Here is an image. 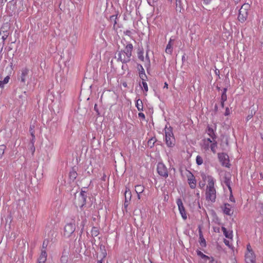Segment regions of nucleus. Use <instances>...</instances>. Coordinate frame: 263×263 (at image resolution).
Instances as JSON below:
<instances>
[{
	"label": "nucleus",
	"instance_id": "obj_19",
	"mask_svg": "<svg viewBox=\"0 0 263 263\" xmlns=\"http://www.w3.org/2000/svg\"><path fill=\"white\" fill-rule=\"evenodd\" d=\"M222 231L226 237L229 239H232L233 237L232 232H229L227 230L226 228L224 227L221 228Z\"/></svg>",
	"mask_w": 263,
	"mask_h": 263
},
{
	"label": "nucleus",
	"instance_id": "obj_12",
	"mask_svg": "<svg viewBox=\"0 0 263 263\" xmlns=\"http://www.w3.org/2000/svg\"><path fill=\"white\" fill-rule=\"evenodd\" d=\"M47 254L45 250H42L38 258V263H45L47 260Z\"/></svg>",
	"mask_w": 263,
	"mask_h": 263
},
{
	"label": "nucleus",
	"instance_id": "obj_43",
	"mask_svg": "<svg viewBox=\"0 0 263 263\" xmlns=\"http://www.w3.org/2000/svg\"><path fill=\"white\" fill-rule=\"evenodd\" d=\"M247 249L248 251L247 252H249L250 251H253L250 245H247Z\"/></svg>",
	"mask_w": 263,
	"mask_h": 263
},
{
	"label": "nucleus",
	"instance_id": "obj_31",
	"mask_svg": "<svg viewBox=\"0 0 263 263\" xmlns=\"http://www.w3.org/2000/svg\"><path fill=\"white\" fill-rule=\"evenodd\" d=\"M199 243L201 247H205L206 246V241L203 236L199 237Z\"/></svg>",
	"mask_w": 263,
	"mask_h": 263
},
{
	"label": "nucleus",
	"instance_id": "obj_40",
	"mask_svg": "<svg viewBox=\"0 0 263 263\" xmlns=\"http://www.w3.org/2000/svg\"><path fill=\"white\" fill-rule=\"evenodd\" d=\"M8 37V34L7 33H6L4 35L2 36V39L3 40V43L4 42V41L7 39Z\"/></svg>",
	"mask_w": 263,
	"mask_h": 263
},
{
	"label": "nucleus",
	"instance_id": "obj_24",
	"mask_svg": "<svg viewBox=\"0 0 263 263\" xmlns=\"http://www.w3.org/2000/svg\"><path fill=\"white\" fill-rule=\"evenodd\" d=\"M136 106L139 111H141L143 110V103L140 99L137 100L136 103Z\"/></svg>",
	"mask_w": 263,
	"mask_h": 263
},
{
	"label": "nucleus",
	"instance_id": "obj_4",
	"mask_svg": "<svg viewBox=\"0 0 263 263\" xmlns=\"http://www.w3.org/2000/svg\"><path fill=\"white\" fill-rule=\"evenodd\" d=\"M250 5L248 4H243L239 10L238 20L241 23L245 22L248 16V10Z\"/></svg>",
	"mask_w": 263,
	"mask_h": 263
},
{
	"label": "nucleus",
	"instance_id": "obj_38",
	"mask_svg": "<svg viewBox=\"0 0 263 263\" xmlns=\"http://www.w3.org/2000/svg\"><path fill=\"white\" fill-rule=\"evenodd\" d=\"M9 80H10L9 76H8L4 78V80L2 81L3 82V84H4L5 85L7 84L9 82Z\"/></svg>",
	"mask_w": 263,
	"mask_h": 263
},
{
	"label": "nucleus",
	"instance_id": "obj_18",
	"mask_svg": "<svg viewBox=\"0 0 263 263\" xmlns=\"http://www.w3.org/2000/svg\"><path fill=\"white\" fill-rule=\"evenodd\" d=\"M125 202L129 201L132 197V193L129 188L126 187L125 191Z\"/></svg>",
	"mask_w": 263,
	"mask_h": 263
},
{
	"label": "nucleus",
	"instance_id": "obj_37",
	"mask_svg": "<svg viewBox=\"0 0 263 263\" xmlns=\"http://www.w3.org/2000/svg\"><path fill=\"white\" fill-rule=\"evenodd\" d=\"M207 260H209L210 263H217L218 262L217 260L215 259L213 257H209V258H208Z\"/></svg>",
	"mask_w": 263,
	"mask_h": 263
},
{
	"label": "nucleus",
	"instance_id": "obj_49",
	"mask_svg": "<svg viewBox=\"0 0 263 263\" xmlns=\"http://www.w3.org/2000/svg\"><path fill=\"white\" fill-rule=\"evenodd\" d=\"M252 117V115H249L247 118V121H249L251 118Z\"/></svg>",
	"mask_w": 263,
	"mask_h": 263
},
{
	"label": "nucleus",
	"instance_id": "obj_25",
	"mask_svg": "<svg viewBox=\"0 0 263 263\" xmlns=\"http://www.w3.org/2000/svg\"><path fill=\"white\" fill-rule=\"evenodd\" d=\"M217 146V142L215 141V139L213 140V142L210 144V148L211 151L213 153H216V148Z\"/></svg>",
	"mask_w": 263,
	"mask_h": 263
},
{
	"label": "nucleus",
	"instance_id": "obj_21",
	"mask_svg": "<svg viewBox=\"0 0 263 263\" xmlns=\"http://www.w3.org/2000/svg\"><path fill=\"white\" fill-rule=\"evenodd\" d=\"M138 58L141 61L144 63V51L143 49H139L138 53Z\"/></svg>",
	"mask_w": 263,
	"mask_h": 263
},
{
	"label": "nucleus",
	"instance_id": "obj_22",
	"mask_svg": "<svg viewBox=\"0 0 263 263\" xmlns=\"http://www.w3.org/2000/svg\"><path fill=\"white\" fill-rule=\"evenodd\" d=\"M144 191V187L142 185H137L135 186V191L137 194H140Z\"/></svg>",
	"mask_w": 263,
	"mask_h": 263
},
{
	"label": "nucleus",
	"instance_id": "obj_29",
	"mask_svg": "<svg viewBox=\"0 0 263 263\" xmlns=\"http://www.w3.org/2000/svg\"><path fill=\"white\" fill-rule=\"evenodd\" d=\"M197 254L201 257L202 259H204L205 260H207L208 258H209V256L204 254L202 252H201L200 251L197 250L196 251Z\"/></svg>",
	"mask_w": 263,
	"mask_h": 263
},
{
	"label": "nucleus",
	"instance_id": "obj_59",
	"mask_svg": "<svg viewBox=\"0 0 263 263\" xmlns=\"http://www.w3.org/2000/svg\"><path fill=\"white\" fill-rule=\"evenodd\" d=\"M233 263H237V262L236 261V260H233Z\"/></svg>",
	"mask_w": 263,
	"mask_h": 263
},
{
	"label": "nucleus",
	"instance_id": "obj_33",
	"mask_svg": "<svg viewBox=\"0 0 263 263\" xmlns=\"http://www.w3.org/2000/svg\"><path fill=\"white\" fill-rule=\"evenodd\" d=\"M6 148V146L4 145H0V159L2 157L5 150Z\"/></svg>",
	"mask_w": 263,
	"mask_h": 263
},
{
	"label": "nucleus",
	"instance_id": "obj_6",
	"mask_svg": "<svg viewBox=\"0 0 263 263\" xmlns=\"http://www.w3.org/2000/svg\"><path fill=\"white\" fill-rule=\"evenodd\" d=\"M176 203L178 205V210L182 218L184 220H186L187 219V215L181 199L180 198H178L176 200Z\"/></svg>",
	"mask_w": 263,
	"mask_h": 263
},
{
	"label": "nucleus",
	"instance_id": "obj_57",
	"mask_svg": "<svg viewBox=\"0 0 263 263\" xmlns=\"http://www.w3.org/2000/svg\"><path fill=\"white\" fill-rule=\"evenodd\" d=\"M137 195H138V198L139 199H140V198H141V197H140V194H137Z\"/></svg>",
	"mask_w": 263,
	"mask_h": 263
},
{
	"label": "nucleus",
	"instance_id": "obj_55",
	"mask_svg": "<svg viewBox=\"0 0 263 263\" xmlns=\"http://www.w3.org/2000/svg\"><path fill=\"white\" fill-rule=\"evenodd\" d=\"M31 136H32V138L34 139L35 138V136L34 135L33 132H31Z\"/></svg>",
	"mask_w": 263,
	"mask_h": 263
},
{
	"label": "nucleus",
	"instance_id": "obj_10",
	"mask_svg": "<svg viewBox=\"0 0 263 263\" xmlns=\"http://www.w3.org/2000/svg\"><path fill=\"white\" fill-rule=\"evenodd\" d=\"M231 175L229 174H226L223 180V182L225 184V185L228 187L229 191H230L231 194H232V189L231 187Z\"/></svg>",
	"mask_w": 263,
	"mask_h": 263
},
{
	"label": "nucleus",
	"instance_id": "obj_13",
	"mask_svg": "<svg viewBox=\"0 0 263 263\" xmlns=\"http://www.w3.org/2000/svg\"><path fill=\"white\" fill-rule=\"evenodd\" d=\"M223 213L227 215H231L233 214L232 206L229 203H225L222 208Z\"/></svg>",
	"mask_w": 263,
	"mask_h": 263
},
{
	"label": "nucleus",
	"instance_id": "obj_16",
	"mask_svg": "<svg viewBox=\"0 0 263 263\" xmlns=\"http://www.w3.org/2000/svg\"><path fill=\"white\" fill-rule=\"evenodd\" d=\"M68 252L64 250L61 257V263H68Z\"/></svg>",
	"mask_w": 263,
	"mask_h": 263
},
{
	"label": "nucleus",
	"instance_id": "obj_1",
	"mask_svg": "<svg viewBox=\"0 0 263 263\" xmlns=\"http://www.w3.org/2000/svg\"><path fill=\"white\" fill-rule=\"evenodd\" d=\"M202 178L204 181L207 180L208 184L205 190V199L208 201L214 202L216 198V191L214 187L215 180L211 176H206L203 174L201 175Z\"/></svg>",
	"mask_w": 263,
	"mask_h": 263
},
{
	"label": "nucleus",
	"instance_id": "obj_8",
	"mask_svg": "<svg viewBox=\"0 0 263 263\" xmlns=\"http://www.w3.org/2000/svg\"><path fill=\"white\" fill-rule=\"evenodd\" d=\"M218 157L222 166L229 167V157L226 154L223 153H219Z\"/></svg>",
	"mask_w": 263,
	"mask_h": 263
},
{
	"label": "nucleus",
	"instance_id": "obj_51",
	"mask_svg": "<svg viewBox=\"0 0 263 263\" xmlns=\"http://www.w3.org/2000/svg\"><path fill=\"white\" fill-rule=\"evenodd\" d=\"M31 149L32 151V152L33 153L35 151V147L34 146H33V144H32V146L31 147Z\"/></svg>",
	"mask_w": 263,
	"mask_h": 263
},
{
	"label": "nucleus",
	"instance_id": "obj_41",
	"mask_svg": "<svg viewBox=\"0 0 263 263\" xmlns=\"http://www.w3.org/2000/svg\"><path fill=\"white\" fill-rule=\"evenodd\" d=\"M138 116H139V117L141 118H142L143 119H145V115H144V114L143 113H142V112H139V113L138 114Z\"/></svg>",
	"mask_w": 263,
	"mask_h": 263
},
{
	"label": "nucleus",
	"instance_id": "obj_48",
	"mask_svg": "<svg viewBox=\"0 0 263 263\" xmlns=\"http://www.w3.org/2000/svg\"><path fill=\"white\" fill-rule=\"evenodd\" d=\"M230 200L232 202H235L233 196L230 197Z\"/></svg>",
	"mask_w": 263,
	"mask_h": 263
},
{
	"label": "nucleus",
	"instance_id": "obj_47",
	"mask_svg": "<svg viewBox=\"0 0 263 263\" xmlns=\"http://www.w3.org/2000/svg\"><path fill=\"white\" fill-rule=\"evenodd\" d=\"M5 84H3V82L2 81H0V88H3L4 87Z\"/></svg>",
	"mask_w": 263,
	"mask_h": 263
},
{
	"label": "nucleus",
	"instance_id": "obj_62",
	"mask_svg": "<svg viewBox=\"0 0 263 263\" xmlns=\"http://www.w3.org/2000/svg\"><path fill=\"white\" fill-rule=\"evenodd\" d=\"M94 234H95L96 235H97V233H94Z\"/></svg>",
	"mask_w": 263,
	"mask_h": 263
},
{
	"label": "nucleus",
	"instance_id": "obj_54",
	"mask_svg": "<svg viewBox=\"0 0 263 263\" xmlns=\"http://www.w3.org/2000/svg\"><path fill=\"white\" fill-rule=\"evenodd\" d=\"M199 186L200 187L202 188L204 186V183H202V184L199 183Z\"/></svg>",
	"mask_w": 263,
	"mask_h": 263
},
{
	"label": "nucleus",
	"instance_id": "obj_45",
	"mask_svg": "<svg viewBox=\"0 0 263 263\" xmlns=\"http://www.w3.org/2000/svg\"><path fill=\"white\" fill-rule=\"evenodd\" d=\"M224 243H225L226 245L230 247V243H229V241L227 240V239H224Z\"/></svg>",
	"mask_w": 263,
	"mask_h": 263
},
{
	"label": "nucleus",
	"instance_id": "obj_9",
	"mask_svg": "<svg viewBox=\"0 0 263 263\" xmlns=\"http://www.w3.org/2000/svg\"><path fill=\"white\" fill-rule=\"evenodd\" d=\"M245 260L247 263H255V256L253 251L246 253Z\"/></svg>",
	"mask_w": 263,
	"mask_h": 263
},
{
	"label": "nucleus",
	"instance_id": "obj_15",
	"mask_svg": "<svg viewBox=\"0 0 263 263\" xmlns=\"http://www.w3.org/2000/svg\"><path fill=\"white\" fill-rule=\"evenodd\" d=\"M148 51H146L145 58H144V66L148 71L151 67V61L148 53Z\"/></svg>",
	"mask_w": 263,
	"mask_h": 263
},
{
	"label": "nucleus",
	"instance_id": "obj_61",
	"mask_svg": "<svg viewBox=\"0 0 263 263\" xmlns=\"http://www.w3.org/2000/svg\"><path fill=\"white\" fill-rule=\"evenodd\" d=\"M105 177H106L105 176H104L103 177V180H105Z\"/></svg>",
	"mask_w": 263,
	"mask_h": 263
},
{
	"label": "nucleus",
	"instance_id": "obj_7",
	"mask_svg": "<svg viewBox=\"0 0 263 263\" xmlns=\"http://www.w3.org/2000/svg\"><path fill=\"white\" fill-rule=\"evenodd\" d=\"M75 224L73 223H69L66 224L64 228V235L66 237H69L75 231Z\"/></svg>",
	"mask_w": 263,
	"mask_h": 263
},
{
	"label": "nucleus",
	"instance_id": "obj_52",
	"mask_svg": "<svg viewBox=\"0 0 263 263\" xmlns=\"http://www.w3.org/2000/svg\"><path fill=\"white\" fill-rule=\"evenodd\" d=\"M224 102H223V101L221 100V107H224Z\"/></svg>",
	"mask_w": 263,
	"mask_h": 263
},
{
	"label": "nucleus",
	"instance_id": "obj_2",
	"mask_svg": "<svg viewBox=\"0 0 263 263\" xmlns=\"http://www.w3.org/2000/svg\"><path fill=\"white\" fill-rule=\"evenodd\" d=\"M133 46L132 44L128 43L126 45L124 50L119 51L117 54V61H120L122 63H127L130 61Z\"/></svg>",
	"mask_w": 263,
	"mask_h": 263
},
{
	"label": "nucleus",
	"instance_id": "obj_36",
	"mask_svg": "<svg viewBox=\"0 0 263 263\" xmlns=\"http://www.w3.org/2000/svg\"><path fill=\"white\" fill-rule=\"evenodd\" d=\"M139 77L142 81H146L147 79V76L145 72L142 74H139Z\"/></svg>",
	"mask_w": 263,
	"mask_h": 263
},
{
	"label": "nucleus",
	"instance_id": "obj_30",
	"mask_svg": "<svg viewBox=\"0 0 263 263\" xmlns=\"http://www.w3.org/2000/svg\"><path fill=\"white\" fill-rule=\"evenodd\" d=\"M196 163L198 165H201L203 163V159L200 156L198 155L196 157Z\"/></svg>",
	"mask_w": 263,
	"mask_h": 263
},
{
	"label": "nucleus",
	"instance_id": "obj_11",
	"mask_svg": "<svg viewBox=\"0 0 263 263\" xmlns=\"http://www.w3.org/2000/svg\"><path fill=\"white\" fill-rule=\"evenodd\" d=\"M29 73V69L27 68H24L22 69L21 75H20V80L22 83H25L26 80V77H27Z\"/></svg>",
	"mask_w": 263,
	"mask_h": 263
},
{
	"label": "nucleus",
	"instance_id": "obj_28",
	"mask_svg": "<svg viewBox=\"0 0 263 263\" xmlns=\"http://www.w3.org/2000/svg\"><path fill=\"white\" fill-rule=\"evenodd\" d=\"M156 142V139L155 138H152L150 139L147 142V145L151 148L153 147L154 146L155 143Z\"/></svg>",
	"mask_w": 263,
	"mask_h": 263
},
{
	"label": "nucleus",
	"instance_id": "obj_26",
	"mask_svg": "<svg viewBox=\"0 0 263 263\" xmlns=\"http://www.w3.org/2000/svg\"><path fill=\"white\" fill-rule=\"evenodd\" d=\"M210 143L206 142L204 140H202V148L205 151H208L210 148Z\"/></svg>",
	"mask_w": 263,
	"mask_h": 263
},
{
	"label": "nucleus",
	"instance_id": "obj_56",
	"mask_svg": "<svg viewBox=\"0 0 263 263\" xmlns=\"http://www.w3.org/2000/svg\"><path fill=\"white\" fill-rule=\"evenodd\" d=\"M97 263H102V259L98 260L97 261Z\"/></svg>",
	"mask_w": 263,
	"mask_h": 263
},
{
	"label": "nucleus",
	"instance_id": "obj_58",
	"mask_svg": "<svg viewBox=\"0 0 263 263\" xmlns=\"http://www.w3.org/2000/svg\"><path fill=\"white\" fill-rule=\"evenodd\" d=\"M3 50V47L0 49V52H1Z\"/></svg>",
	"mask_w": 263,
	"mask_h": 263
},
{
	"label": "nucleus",
	"instance_id": "obj_17",
	"mask_svg": "<svg viewBox=\"0 0 263 263\" xmlns=\"http://www.w3.org/2000/svg\"><path fill=\"white\" fill-rule=\"evenodd\" d=\"M174 40L172 38L170 39L165 49V52L168 54H172L173 52V44H172V42L174 41Z\"/></svg>",
	"mask_w": 263,
	"mask_h": 263
},
{
	"label": "nucleus",
	"instance_id": "obj_44",
	"mask_svg": "<svg viewBox=\"0 0 263 263\" xmlns=\"http://www.w3.org/2000/svg\"><path fill=\"white\" fill-rule=\"evenodd\" d=\"M47 246V242L45 240H44L43 243V245H42L43 248L45 249L46 248Z\"/></svg>",
	"mask_w": 263,
	"mask_h": 263
},
{
	"label": "nucleus",
	"instance_id": "obj_14",
	"mask_svg": "<svg viewBox=\"0 0 263 263\" xmlns=\"http://www.w3.org/2000/svg\"><path fill=\"white\" fill-rule=\"evenodd\" d=\"M187 181L191 189H194L196 187V180L193 175H191V177L188 178Z\"/></svg>",
	"mask_w": 263,
	"mask_h": 263
},
{
	"label": "nucleus",
	"instance_id": "obj_5",
	"mask_svg": "<svg viewBox=\"0 0 263 263\" xmlns=\"http://www.w3.org/2000/svg\"><path fill=\"white\" fill-rule=\"evenodd\" d=\"M157 172L163 178H166L168 176L167 168L162 162H159L157 164Z\"/></svg>",
	"mask_w": 263,
	"mask_h": 263
},
{
	"label": "nucleus",
	"instance_id": "obj_63",
	"mask_svg": "<svg viewBox=\"0 0 263 263\" xmlns=\"http://www.w3.org/2000/svg\"><path fill=\"white\" fill-rule=\"evenodd\" d=\"M197 195L199 196V193H197Z\"/></svg>",
	"mask_w": 263,
	"mask_h": 263
},
{
	"label": "nucleus",
	"instance_id": "obj_32",
	"mask_svg": "<svg viewBox=\"0 0 263 263\" xmlns=\"http://www.w3.org/2000/svg\"><path fill=\"white\" fill-rule=\"evenodd\" d=\"M137 69L139 71V74H142V73L145 72V70H144L143 66L141 64L137 65Z\"/></svg>",
	"mask_w": 263,
	"mask_h": 263
},
{
	"label": "nucleus",
	"instance_id": "obj_20",
	"mask_svg": "<svg viewBox=\"0 0 263 263\" xmlns=\"http://www.w3.org/2000/svg\"><path fill=\"white\" fill-rule=\"evenodd\" d=\"M207 133L213 140H215L216 138V136L215 134L214 130L211 127H208Z\"/></svg>",
	"mask_w": 263,
	"mask_h": 263
},
{
	"label": "nucleus",
	"instance_id": "obj_64",
	"mask_svg": "<svg viewBox=\"0 0 263 263\" xmlns=\"http://www.w3.org/2000/svg\"><path fill=\"white\" fill-rule=\"evenodd\" d=\"M123 85H124V86H126V84H123Z\"/></svg>",
	"mask_w": 263,
	"mask_h": 263
},
{
	"label": "nucleus",
	"instance_id": "obj_60",
	"mask_svg": "<svg viewBox=\"0 0 263 263\" xmlns=\"http://www.w3.org/2000/svg\"><path fill=\"white\" fill-rule=\"evenodd\" d=\"M114 17V16H111L110 17L111 19V18H113Z\"/></svg>",
	"mask_w": 263,
	"mask_h": 263
},
{
	"label": "nucleus",
	"instance_id": "obj_42",
	"mask_svg": "<svg viewBox=\"0 0 263 263\" xmlns=\"http://www.w3.org/2000/svg\"><path fill=\"white\" fill-rule=\"evenodd\" d=\"M230 110H229V108L228 107L226 108V111L224 112V115L228 116L230 115Z\"/></svg>",
	"mask_w": 263,
	"mask_h": 263
},
{
	"label": "nucleus",
	"instance_id": "obj_34",
	"mask_svg": "<svg viewBox=\"0 0 263 263\" xmlns=\"http://www.w3.org/2000/svg\"><path fill=\"white\" fill-rule=\"evenodd\" d=\"M142 85L144 88L145 91L147 92L148 90V85L146 81H144L142 82Z\"/></svg>",
	"mask_w": 263,
	"mask_h": 263
},
{
	"label": "nucleus",
	"instance_id": "obj_23",
	"mask_svg": "<svg viewBox=\"0 0 263 263\" xmlns=\"http://www.w3.org/2000/svg\"><path fill=\"white\" fill-rule=\"evenodd\" d=\"M87 188H86V187H84V190H82V191L80 193V196H81L83 202H84V203L86 202V197H87L86 191H85V190Z\"/></svg>",
	"mask_w": 263,
	"mask_h": 263
},
{
	"label": "nucleus",
	"instance_id": "obj_27",
	"mask_svg": "<svg viewBox=\"0 0 263 263\" xmlns=\"http://www.w3.org/2000/svg\"><path fill=\"white\" fill-rule=\"evenodd\" d=\"M227 88H224L221 96V100L225 102L227 100Z\"/></svg>",
	"mask_w": 263,
	"mask_h": 263
},
{
	"label": "nucleus",
	"instance_id": "obj_53",
	"mask_svg": "<svg viewBox=\"0 0 263 263\" xmlns=\"http://www.w3.org/2000/svg\"><path fill=\"white\" fill-rule=\"evenodd\" d=\"M97 104H95V106H94V109L97 111V112H98V110L97 109Z\"/></svg>",
	"mask_w": 263,
	"mask_h": 263
},
{
	"label": "nucleus",
	"instance_id": "obj_50",
	"mask_svg": "<svg viewBox=\"0 0 263 263\" xmlns=\"http://www.w3.org/2000/svg\"><path fill=\"white\" fill-rule=\"evenodd\" d=\"M164 88H168V84L166 82L164 83Z\"/></svg>",
	"mask_w": 263,
	"mask_h": 263
},
{
	"label": "nucleus",
	"instance_id": "obj_39",
	"mask_svg": "<svg viewBox=\"0 0 263 263\" xmlns=\"http://www.w3.org/2000/svg\"><path fill=\"white\" fill-rule=\"evenodd\" d=\"M203 140L205 141L206 142H209V143L211 144L213 142V140H211L210 138H206L204 139Z\"/></svg>",
	"mask_w": 263,
	"mask_h": 263
},
{
	"label": "nucleus",
	"instance_id": "obj_46",
	"mask_svg": "<svg viewBox=\"0 0 263 263\" xmlns=\"http://www.w3.org/2000/svg\"><path fill=\"white\" fill-rule=\"evenodd\" d=\"M199 237L203 236L202 233V231L200 228H199Z\"/></svg>",
	"mask_w": 263,
	"mask_h": 263
},
{
	"label": "nucleus",
	"instance_id": "obj_35",
	"mask_svg": "<svg viewBox=\"0 0 263 263\" xmlns=\"http://www.w3.org/2000/svg\"><path fill=\"white\" fill-rule=\"evenodd\" d=\"M77 174L76 172H71L69 174L70 178L73 180L75 179L77 177Z\"/></svg>",
	"mask_w": 263,
	"mask_h": 263
},
{
	"label": "nucleus",
	"instance_id": "obj_3",
	"mask_svg": "<svg viewBox=\"0 0 263 263\" xmlns=\"http://www.w3.org/2000/svg\"><path fill=\"white\" fill-rule=\"evenodd\" d=\"M165 143L169 147H172L175 145V140L173 133V128L171 126H165L164 129Z\"/></svg>",
	"mask_w": 263,
	"mask_h": 263
}]
</instances>
